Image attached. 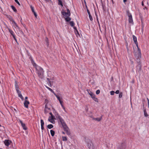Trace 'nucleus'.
Masks as SVG:
<instances>
[{
	"mask_svg": "<svg viewBox=\"0 0 149 149\" xmlns=\"http://www.w3.org/2000/svg\"><path fill=\"white\" fill-rule=\"evenodd\" d=\"M55 115L58 121V124L60 127L64 128L65 127H67V125L64 120L59 115L58 113L55 112Z\"/></svg>",
	"mask_w": 149,
	"mask_h": 149,
	"instance_id": "f257e3e1",
	"label": "nucleus"
},
{
	"mask_svg": "<svg viewBox=\"0 0 149 149\" xmlns=\"http://www.w3.org/2000/svg\"><path fill=\"white\" fill-rule=\"evenodd\" d=\"M134 55L135 58V61L136 63L137 64H142L141 62V54L137 53L135 52L134 54Z\"/></svg>",
	"mask_w": 149,
	"mask_h": 149,
	"instance_id": "f03ea898",
	"label": "nucleus"
},
{
	"mask_svg": "<svg viewBox=\"0 0 149 149\" xmlns=\"http://www.w3.org/2000/svg\"><path fill=\"white\" fill-rule=\"evenodd\" d=\"M85 141L87 143L88 148L89 149H93L94 147L91 141L87 137L84 138Z\"/></svg>",
	"mask_w": 149,
	"mask_h": 149,
	"instance_id": "7ed1b4c3",
	"label": "nucleus"
},
{
	"mask_svg": "<svg viewBox=\"0 0 149 149\" xmlns=\"http://www.w3.org/2000/svg\"><path fill=\"white\" fill-rule=\"evenodd\" d=\"M38 68L39 69H36V70L38 71L37 73L38 74V75L40 78L42 79L44 77V71L43 69L40 67H39Z\"/></svg>",
	"mask_w": 149,
	"mask_h": 149,
	"instance_id": "20e7f679",
	"label": "nucleus"
},
{
	"mask_svg": "<svg viewBox=\"0 0 149 149\" xmlns=\"http://www.w3.org/2000/svg\"><path fill=\"white\" fill-rule=\"evenodd\" d=\"M87 91L88 92V93L91 96L93 100L96 102H98V99L97 97H95V95L90 91H89L90 92H89V90H87Z\"/></svg>",
	"mask_w": 149,
	"mask_h": 149,
	"instance_id": "39448f33",
	"label": "nucleus"
},
{
	"mask_svg": "<svg viewBox=\"0 0 149 149\" xmlns=\"http://www.w3.org/2000/svg\"><path fill=\"white\" fill-rule=\"evenodd\" d=\"M142 64H137L136 67V72L137 73L140 74L141 71L142 70Z\"/></svg>",
	"mask_w": 149,
	"mask_h": 149,
	"instance_id": "423d86ee",
	"label": "nucleus"
},
{
	"mask_svg": "<svg viewBox=\"0 0 149 149\" xmlns=\"http://www.w3.org/2000/svg\"><path fill=\"white\" fill-rule=\"evenodd\" d=\"M67 10V12H66L64 11H62L61 14L64 16L66 17H70V10Z\"/></svg>",
	"mask_w": 149,
	"mask_h": 149,
	"instance_id": "0eeeda50",
	"label": "nucleus"
},
{
	"mask_svg": "<svg viewBox=\"0 0 149 149\" xmlns=\"http://www.w3.org/2000/svg\"><path fill=\"white\" fill-rule=\"evenodd\" d=\"M58 4L61 6L62 8H66V9H69L65 6L64 3H63L61 0H58Z\"/></svg>",
	"mask_w": 149,
	"mask_h": 149,
	"instance_id": "6e6552de",
	"label": "nucleus"
},
{
	"mask_svg": "<svg viewBox=\"0 0 149 149\" xmlns=\"http://www.w3.org/2000/svg\"><path fill=\"white\" fill-rule=\"evenodd\" d=\"M126 148L125 143L124 142L121 143L118 147V149H126Z\"/></svg>",
	"mask_w": 149,
	"mask_h": 149,
	"instance_id": "1a4fd4ad",
	"label": "nucleus"
},
{
	"mask_svg": "<svg viewBox=\"0 0 149 149\" xmlns=\"http://www.w3.org/2000/svg\"><path fill=\"white\" fill-rule=\"evenodd\" d=\"M47 79L48 81L49 84V86L50 87H51L52 86V83L53 82V81H51V80H53L54 79V77L53 75H52L50 77V78H47Z\"/></svg>",
	"mask_w": 149,
	"mask_h": 149,
	"instance_id": "9d476101",
	"label": "nucleus"
},
{
	"mask_svg": "<svg viewBox=\"0 0 149 149\" xmlns=\"http://www.w3.org/2000/svg\"><path fill=\"white\" fill-rule=\"evenodd\" d=\"M136 45V47L137 48V50L136 51L134 49V53H135V52H136L137 53H141V51L140 49L139 48L138 46V42H136V43H135Z\"/></svg>",
	"mask_w": 149,
	"mask_h": 149,
	"instance_id": "9b49d317",
	"label": "nucleus"
},
{
	"mask_svg": "<svg viewBox=\"0 0 149 149\" xmlns=\"http://www.w3.org/2000/svg\"><path fill=\"white\" fill-rule=\"evenodd\" d=\"M63 128L64 130L66 132V133L67 135H70V131H68L69 128L68 126H67V127H65Z\"/></svg>",
	"mask_w": 149,
	"mask_h": 149,
	"instance_id": "f8f14e48",
	"label": "nucleus"
},
{
	"mask_svg": "<svg viewBox=\"0 0 149 149\" xmlns=\"http://www.w3.org/2000/svg\"><path fill=\"white\" fill-rule=\"evenodd\" d=\"M11 141H10L9 140L6 139L4 141V143L5 145L7 146H8L10 144V143H11Z\"/></svg>",
	"mask_w": 149,
	"mask_h": 149,
	"instance_id": "ddd939ff",
	"label": "nucleus"
},
{
	"mask_svg": "<svg viewBox=\"0 0 149 149\" xmlns=\"http://www.w3.org/2000/svg\"><path fill=\"white\" fill-rule=\"evenodd\" d=\"M128 21L131 24H134V22H133V19L132 15H130L129 16Z\"/></svg>",
	"mask_w": 149,
	"mask_h": 149,
	"instance_id": "4468645a",
	"label": "nucleus"
},
{
	"mask_svg": "<svg viewBox=\"0 0 149 149\" xmlns=\"http://www.w3.org/2000/svg\"><path fill=\"white\" fill-rule=\"evenodd\" d=\"M24 104V107L26 108H28V105L29 104V102L28 100H25Z\"/></svg>",
	"mask_w": 149,
	"mask_h": 149,
	"instance_id": "2eb2a0df",
	"label": "nucleus"
},
{
	"mask_svg": "<svg viewBox=\"0 0 149 149\" xmlns=\"http://www.w3.org/2000/svg\"><path fill=\"white\" fill-rule=\"evenodd\" d=\"M7 29L11 35H12V36H14L15 35L14 34L13 32L10 28H7Z\"/></svg>",
	"mask_w": 149,
	"mask_h": 149,
	"instance_id": "dca6fc26",
	"label": "nucleus"
},
{
	"mask_svg": "<svg viewBox=\"0 0 149 149\" xmlns=\"http://www.w3.org/2000/svg\"><path fill=\"white\" fill-rule=\"evenodd\" d=\"M15 87L16 91L19 90V86L17 84V82L16 81H15Z\"/></svg>",
	"mask_w": 149,
	"mask_h": 149,
	"instance_id": "f3484780",
	"label": "nucleus"
},
{
	"mask_svg": "<svg viewBox=\"0 0 149 149\" xmlns=\"http://www.w3.org/2000/svg\"><path fill=\"white\" fill-rule=\"evenodd\" d=\"M143 112H144V114L145 117H147L149 116V115L148 114H147L146 111V109H144L143 110Z\"/></svg>",
	"mask_w": 149,
	"mask_h": 149,
	"instance_id": "a211bd4d",
	"label": "nucleus"
},
{
	"mask_svg": "<svg viewBox=\"0 0 149 149\" xmlns=\"http://www.w3.org/2000/svg\"><path fill=\"white\" fill-rule=\"evenodd\" d=\"M133 39L134 41V43H136V42H137V38L136 36H135L134 35H133L132 36Z\"/></svg>",
	"mask_w": 149,
	"mask_h": 149,
	"instance_id": "6ab92c4d",
	"label": "nucleus"
},
{
	"mask_svg": "<svg viewBox=\"0 0 149 149\" xmlns=\"http://www.w3.org/2000/svg\"><path fill=\"white\" fill-rule=\"evenodd\" d=\"M65 21L67 22H69L71 20V18L69 17H65Z\"/></svg>",
	"mask_w": 149,
	"mask_h": 149,
	"instance_id": "aec40b11",
	"label": "nucleus"
},
{
	"mask_svg": "<svg viewBox=\"0 0 149 149\" xmlns=\"http://www.w3.org/2000/svg\"><path fill=\"white\" fill-rule=\"evenodd\" d=\"M54 120V119H50L49 118L48 119V120L50 122L52 123L53 124H54L55 122Z\"/></svg>",
	"mask_w": 149,
	"mask_h": 149,
	"instance_id": "412c9836",
	"label": "nucleus"
},
{
	"mask_svg": "<svg viewBox=\"0 0 149 149\" xmlns=\"http://www.w3.org/2000/svg\"><path fill=\"white\" fill-rule=\"evenodd\" d=\"M21 126L24 130H26L27 129V127L26 126L25 124L24 123H23L21 124Z\"/></svg>",
	"mask_w": 149,
	"mask_h": 149,
	"instance_id": "4be33fe9",
	"label": "nucleus"
},
{
	"mask_svg": "<svg viewBox=\"0 0 149 149\" xmlns=\"http://www.w3.org/2000/svg\"><path fill=\"white\" fill-rule=\"evenodd\" d=\"M70 25L72 27H74V23L73 21H70L69 22Z\"/></svg>",
	"mask_w": 149,
	"mask_h": 149,
	"instance_id": "5701e85b",
	"label": "nucleus"
},
{
	"mask_svg": "<svg viewBox=\"0 0 149 149\" xmlns=\"http://www.w3.org/2000/svg\"><path fill=\"white\" fill-rule=\"evenodd\" d=\"M53 127H54L53 125L52 124H51L48 125H47V128H48L49 129H51L52 128H53Z\"/></svg>",
	"mask_w": 149,
	"mask_h": 149,
	"instance_id": "b1692460",
	"label": "nucleus"
},
{
	"mask_svg": "<svg viewBox=\"0 0 149 149\" xmlns=\"http://www.w3.org/2000/svg\"><path fill=\"white\" fill-rule=\"evenodd\" d=\"M139 17H140V18L141 19V23H142V25H143V17H142V16L141 15V14L140 13H139Z\"/></svg>",
	"mask_w": 149,
	"mask_h": 149,
	"instance_id": "393cba45",
	"label": "nucleus"
},
{
	"mask_svg": "<svg viewBox=\"0 0 149 149\" xmlns=\"http://www.w3.org/2000/svg\"><path fill=\"white\" fill-rule=\"evenodd\" d=\"M50 132L51 136H54L55 134V131L52 130H51Z\"/></svg>",
	"mask_w": 149,
	"mask_h": 149,
	"instance_id": "a878e982",
	"label": "nucleus"
},
{
	"mask_svg": "<svg viewBox=\"0 0 149 149\" xmlns=\"http://www.w3.org/2000/svg\"><path fill=\"white\" fill-rule=\"evenodd\" d=\"M33 14L35 16L36 18H37V15L35 11L34 10H31Z\"/></svg>",
	"mask_w": 149,
	"mask_h": 149,
	"instance_id": "bb28decb",
	"label": "nucleus"
},
{
	"mask_svg": "<svg viewBox=\"0 0 149 149\" xmlns=\"http://www.w3.org/2000/svg\"><path fill=\"white\" fill-rule=\"evenodd\" d=\"M54 94L56 96L57 99L59 101H60L61 100L60 99V96L56 94L55 93H54Z\"/></svg>",
	"mask_w": 149,
	"mask_h": 149,
	"instance_id": "cd10ccee",
	"label": "nucleus"
},
{
	"mask_svg": "<svg viewBox=\"0 0 149 149\" xmlns=\"http://www.w3.org/2000/svg\"><path fill=\"white\" fill-rule=\"evenodd\" d=\"M6 17L9 19L10 21H12L13 19L11 16L10 15H6Z\"/></svg>",
	"mask_w": 149,
	"mask_h": 149,
	"instance_id": "c85d7f7f",
	"label": "nucleus"
},
{
	"mask_svg": "<svg viewBox=\"0 0 149 149\" xmlns=\"http://www.w3.org/2000/svg\"><path fill=\"white\" fill-rule=\"evenodd\" d=\"M93 119L94 120H95L97 121H99L101 120V118H93Z\"/></svg>",
	"mask_w": 149,
	"mask_h": 149,
	"instance_id": "c756f323",
	"label": "nucleus"
},
{
	"mask_svg": "<svg viewBox=\"0 0 149 149\" xmlns=\"http://www.w3.org/2000/svg\"><path fill=\"white\" fill-rule=\"evenodd\" d=\"M62 140L63 141H66L67 140V139L66 136H62Z\"/></svg>",
	"mask_w": 149,
	"mask_h": 149,
	"instance_id": "7c9ffc66",
	"label": "nucleus"
},
{
	"mask_svg": "<svg viewBox=\"0 0 149 149\" xmlns=\"http://www.w3.org/2000/svg\"><path fill=\"white\" fill-rule=\"evenodd\" d=\"M46 87L48 90L52 92L54 94V91L52 89L46 86Z\"/></svg>",
	"mask_w": 149,
	"mask_h": 149,
	"instance_id": "2f4dec72",
	"label": "nucleus"
},
{
	"mask_svg": "<svg viewBox=\"0 0 149 149\" xmlns=\"http://www.w3.org/2000/svg\"><path fill=\"white\" fill-rule=\"evenodd\" d=\"M40 123H41V126H44V122L43 120L41 119L40 120Z\"/></svg>",
	"mask_w": 149,
	"mask_h": 149,
	"instance_id": "473e14b6",
	"label": "nucleus"
},
{
	"mask_svg": "<svg viewBox=\"0 0 149 149\" xmlns=\"http://www.w3.org/2000/svg\"><path fill=\"white\" fill-rule=\"evenodd\" d=\"M127 15L128 17L129 16H130V15H132L131 14L129 10H127Z\"/></svg>",
	"mask_w": 149,
	"mask_h": 149,
	"instance_id": "72a5a7b5",
	"label": "nucleus"
},
{
	"mask_svg": "<svg viewBox=\"0 0 149 149\" xmlns=\"http://www.w3.org/2000/svg\"><path fill=\"white\" fill-rule=\"evenodd\" d=\"M12 24H14L15 26H16L17 27H18V26H17V24L16 23V22L14 20H12Z\"/></svg>",
	"mask_w": 149,
	"mask_h": 149,
	"instance_id": "f704fd0d",
	"label": "nucleus"
},
{
	"mask_svg": "<svg viewBox=\"0 0 149 149\" xmlns=\"http://www.w3.org/2000/svg\"><path fill=\"white\" fill-rule=\"evenodd\" d=\"M49 118L50 119H55V116L53 115L52 116H49Z\"/></svg>",
	"mask_w": 149,
	"mask_h": 149,
	"instance_id": "c9c22d12",
	"label": "nucleus"
},
{
	"mask_svg": "<svg viewBox=\"0 0 149 149\" xmlns=\"http://www.w3.org/2000/svg\"><path fill=\"white\" fill-rule=\"evenodd\" d=\"M123 96V93L120 92L119 95V98H121Z\"/></svg>",
	"mask_w": 149,
	"mask_h": 149,
	"instance_id": "e433bc0d",
	"label": "nucleus"
},
{
	"mask_svg": "<svg viewBox=\"0 0 149 149\" xmlns=\"http://www.w3.org/2000/svg\"><path fill=\"white\" fill-rule=\"evenodd\" d=\"M18 96L21 98L22 100H24L23 97L22 96L21 94H19V95H18Z\"/></svg>",
	"mask_w": 149,
	"mask_h": 149,
	"instance_id": "4c0bfd02",
	"label": "nucleus"
},
{
	"mask_svg": "<svg viewBox=\"0 0 149 149\" xmlns=\"http://www.w3.org/2000/svg\"><path fill=\"white\" fill-rule=\"evenodd\" d=\"M29 56V59L31 60L32 63H33V59L31 56Z\"/></svg>",
	"mask_w": 149,
	"mask_h": 149,
	"instance_id": "58836bf2",
	"label": "nucleus"
},
{
	"mask_svg": "<svg viewBox=\"0 0 149 149\" xmlns=\"http://www.w3.org/2000/svg\"><path fill=\"white\" fill-rule=\"evenodd\" d=\"M110 94L111 95H113L115 93V92L114 91H111L110 92Z\"/></svg>",
	"mask_w": 149,
	"mask_h": 149,
	"instance_id": "ea45409f",
	"label": "nucleus"
},
{
	"mask_svg": "<svg viewBox=\"0 0 149 149\" xmlns=\"http://www.w3.org/2000/svg\"><path fill=\"white\" fill-rule=\"evenodd\" d=\"M89 17L90 20L91 21H92L93 20V19L92 17V16L91 15H89Z\"/></svg>",
	"mask_w": 149,
	"mask_h": 149,
	"instance_id": "a19ab883",
	"label": "nucleus"
},
{
	"mask_svg": "<svg viewBox=\"0 0 149 149\" xmlns=\"http://www.w3.org/2000/svg\"><path fill=\"white\" fill-rule=\"evenodd\" d=\"M100 91L99 90H97L96 91V94L98 95L100 93Z\"/></svg>",
	"mask_w": 149,
	"mask_h": 149,
	"instance_id": "79ce46f5",
	"label": "nucleus"
},
{
	"mask_svg": "<svg viewBox=\"0 0 149 149\" xmlns=\"http://www.w3.org/2000/svg\"><path fill=\"white\" fill-rule=\"evenodd\" d=\"M16 91H17V94H18V95H19V94H21V91H19V90H16Z\"/></svg>",
	"mask_w": 149,
	"mask_h": 149,
	"instance_id": "37998d69",
	"label": "nucleus"
},
{
	"mask_svg": "<svg viewBox=\"0 0 149 149\" xmlns=\"http://www.w3.org/2000/svg\"><path fill=\"white\" fill-rule=\"evenodd\" d=\"M74 33H75V34H77L79 36H80V35L78 32V30L76 31H75L74 32Z\"/></svg>",
	"mask_w": 149,
	"mask_h": 149,
	"instance_id": "c03bdc74",
	"label": "nucleus"
},
{
	"mask_svg": "<svg viewBox=\"0 0 149 149\" xmlns=\"http://www.w3.org/2000/svg\"><path fill=\"white\" fill-rule=\"evenodd\" d=\"M26 54H27V55L29 56H30V53H29L28 50H27L26 49Z\"/></svg>",
	"mask_w": 149,
	"mask_h": 149,
	"instance_id": "a18cd8bd",
	"label": "nucleus"
},
{
	"mask_svg": "<svg viewBox=\"0 0 149 149\" xmlns=\"http://www.w3.org/2000/svg\"><path fill=\"white\" fill-rule=\"evenodd\" d=\"M15 1L19 5H20V4L19 3V2L17 0H15Z\"/></svg>",
	"mask_w": 149,
	"mask_h": 149,
	"instance_id": "49530a36",
	"label": "nucleus"
},
{
	"mask_svg": "<svg viewBox=\"0 0 149 149\" xmlns=\"http://www.w3.org/2000/svg\"><path fill=\"white\" fill-rule=\"evenodd\" d=\"M73 27V28L74 29V32H75V31H76L77 30V28H76V27L75 26H74V27Z\"/></svg>",
	"mask_w": 149,
	"mask_h": 149,
	"instance_id": "de8ad7c7",
	"label": "nucleus"
},
{
	"mask_svg": "<svg viewBox=\"0 0 149 149\" xmlns=\"http://www.w3.org/2000/svg\"><path fill=\"white\" fill-rule=\"evenodd\" d=\"M115 93L116 94H118L119 93V91L118 90H117L115 92Z\"/></svg>",
	"mask_w": 149,
	"mask_h": 149,
	"instance_id": "09e8293b",
	"label": "nucleus"
},
{
	"mask_svg": "<svg viewBox=\"0 0 149 149\" xmlns=\"http://www.w3.org/2000/svg\"><path fill=\"white\" fill-rule=\"evenodd\" d=\"M11 6L12 9H16L15 7L14 6L12 5Z\"/></svg>",
	"mask_w": 149,
	"mask_h": 149,
	"instance_id": "8fccbe9b",
	"label": "nucleus"
},
{
	"mask_svg": "<svg viewBox=\"0 0 149 149\" xmlns=\"http://www.w3.org/2000/svg\"><path fill=\"white\" fill-rule=\"evenodd\" d=\"M47 103H46V104H45V109H47V108H48V107H47Z\"/></svg>",
	"mask_w": 149,
	"mask_h": 149,
	"instance_id": "3c124183",
	"label": "nucleus"
},
{
	"mask_svg": "<svg viewBox=\"0 0 149 149\" xmlns=\"http://www.w3.org/2000/svg\"><path fill=\"white\" fill-rule=\"evenodd\" d=\"M60 102V104H61V106H63V105L62 104V103H63V102L62 101H59Z\"/></svg>",
	"mask_w": 149,
	"mask_h": 149,
	"instance_id": "603ef678",
	"label": "nucleus"
},
{
	"mask_svg": "<svg viewBox=\"0 0 149 149\" xmlns=\"http://www.w3.org/2000/svg\"><path fill=\"white\" fill-rule=\"evenodd\" d=\"M45 1L47 2H52V1L51 0H45Z\"/></svg>",
	"mask_w": 149,
	"mask_h": 149,
	"instance_id": "864d4df0",
	"label": "nucleus"
},
{
	"mask_svg": "<svg viewBox=\"0 0 149 149\" xmlns=\"http://www.w3.org/2000/svg\"><path fill=\"white\" fill-rule=\"evenodd\" d=\"M87 12L88 14V15H91L89 10H87Z\"/></svg>",
	"mask_w": 149,
	"mask_h": 149,
	"instance_id": "5fc2aeb1",
	"label": "nucleus"
},
{
	"mask_svg": "<svg viewBox=\"0 0 149 149\" xmlns=\"http://www.w3.org/2000/svg\"><path fill=\"white\" fill-rule=\"evenodd\" d=\"M84 3H85V6L86 7V9H88L87 6L86 5V3L85 1H84Z\"/></svg>",
	"mask_w": 149,
	"mask_h": 149,
	"instance_id": "6e6d98bb",
	"label": "nucleus"
},
{
	"mask_svg": "<svg viewBox=\"0 0 149 149\" xmlns=\"http://www.w3.org/2000/svg\"><path fill=\"white\" fill-rule=\"evenodd\" d=\"M19 122L20 123L21 125L23 123L22 122V121L20 120H19Z\"/></svg>",
	"mask_w": 149,
	"mask_h": 149,
	"instance_id": "4d7b16f0",
	"label": "nucleus"
},
{
	"mask_svg": "<svg viewBox=\"0 0 149 149\" xmlns=\"http://www.w3.org/2000/svg\"><path fill=\"white\" fill-rule=\"evenodd\" d=\"M41 129L42 130H44V126H41Z\"/></svg>",
	"mask_w": 149,
	"mask_h": 149,
	"instance_id": "13d9d810",
	"label": "nucleus"
},
{
	"mask_svg": "<svg viewBox=\"0 0 149 149\" xmlns=\"http://www.w3.org/2000/svg\"><path fill=\"white\" fill-rule=\"evenodd\" d=\"M143 110L144 109H146L144 107V103H143Z\"/></svg>",
	"mask_w": 149,
	"mask_h": 149,
	"instance_id": "bf43d9fd",
	"label": "nucleus"
},
{
	"mask_svg": "<svg viewBox=\"0 0 149 149\" xmlns=\"http://www.w3.org/2000/svg\"><path fill=\"white\" fill-rule=\"evenodd\" d=\"M95 10V14L97 16V15L96 13V12H97V10Z\"/></svg>",
	"mask_w": 149,
	"mask_h": 149,
	"instance_id": "052dcab7",
	"label": "nucleus"
},
{
	"mask_svg": "<svg viewBox=\"0 0 149 149\" xmlns=\"http://www.w3.org/2000/svg\"><path fill=\"white\" fill-rule=\"evenodd\" d=\"M44 112H45V113H47V111L46 109H45L44 110Z\"/></svg>",
	"mask_w": 149,
	"mask_h": 149,
	"instance_id": "680f3d73",
	"label": "nucleus"
},
{
	"mask_svg": "<svg viewBox=\"0 0 149 149\" xmlns=\"http://www.w3.org/2000/svg\"><path fill=\"white\" fill-rule=\"evenodd\" d=\"M142 101L143 102H145V100L144 99H142Z\"/></svg>",
	"mask_w": 149,
	"mask_h": 149,
	"instance_id": "e2e57ef3",
	"label": "nucleus"
},
{
	"mask_svg": "<svg viewBox=\"0 0 149 149\" xmlns=\"http://www.w3.org/2000/svg\"><path fill=\"white\" fill-rule=\"evenodd\" d=\"M111 81H112L113 80V77H112L111 78Z\"/></svg>",
	"mask_w": 149,
	"mask_h": 149,
	"instance_id": "0e129e2a",
	"label": "nucleus"
},
{
	"mask_svg": "<svg viewBox=\"0 0 149 149\" xmlns=\"http://www.w3.org/2000/svg\"><path fill=\"white\" fill-rule=\"evenodd\" d=\"M62 107L64 109V110H65V107L63 106H62Z\"/></svg>",
	"mask_w": 149,
	"mask_h": 149,
	"instance_id": "69168bd1",
	"label": "nucleus"
},
{
	"mask_svg": "<svg viewBox=\"0 0 149 149\" xmlns=\"http://www.w3.org/2000/svg\"><path fill=\"white\" fill-rule=\"evenodd\" d=\"M13 37L14 39H15L16 38L15 35L14 36H13Z\"/></svg>",
	"mask_w": 149,
	"mask_h": 149,
	"instance_id": "338daca9",
	"label": "nucleus"
},
{
	"mask_svg": "<svg viewBox=\"0 0 149 149\" xmlns=\"http://www.w3.org/2000/svg\"><path fill=\"white\" fill-rule=\"evenodd\" d=\"M31 9H34L33 7V6H31Z\"/></svg>",
	"mask_w": 149,
	"mask_h": 149,
	"instance_id": "774afa93",
	"label": "nucleus"
}]
</instances>
